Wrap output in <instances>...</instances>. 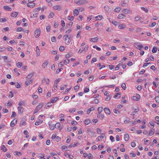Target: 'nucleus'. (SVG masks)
Masks as SVG:
<instances>
[{
    "label": "nucleus",
    "instance_id": "f257e3e1",
    "mask_svg": "<svg viewBox=\"0 0 159 159\" xmlns=\"http://www.w3.org/2000/svg\"><path fill=\"white\" fill-rule=\"evenodd\" d=\"M63 39L65 41L66 43L67 44H68L71 41L70 37H69L67 34L63 36Z\"/></svg>",
    "mask_w": 159,
    "mask_h": 159
},
{
    "label": "nucleus",
    "instance_id": "f03ea898",
    "mask_svg": "<svg viewBox=\"0 0 159 159\" xmlns=\"http://www.w3.org/2000/svg\"><path fill=\"white\" fill-rule=\"evenodd\" d=\"M40 29H37L34 32V35L36 38L38 37L40 34Z\"/></svg>",
    "mask_w": 159,
    "mask_h": 159
},
{
    "label": "nucleus",
    "instance_id": "7ed1b4c3",
    "mask_svg": "<svg viewBox=\"0 0 159 159\" xmlns=\"http://www.w3.org/2000/svg\"><path fill=\"white\" fill-rule=\"evenodd\" d=\"M138 43H134V46L137 48L139 50H141V48H143V46L142 45H138Z\"/></svg>",
    "mask_w": 159,
    "mask_h": 159
},
{
    "label": "nucleus",
    "instance_id": "20e7f679",
    "mask_svg": "<svg viewBox=\"0 0 159 159\" xmlns=\"http://www.w3.org/2000/svg\"><path fill=\"white\" fill-rule=\"evenodd\" d=\"M17 120L16 119L13 120L11 122L10 124V126L11 127H13L14 126L16 123Z\"/></svg>",
    "mask_w": 159,
    "mask_h": 159
},
{
    "label": "nucleus",
    "instance_id": "39448f33",
    "mask_svg": "<svg viewBox=\"0 0 159 159\" xmlns=\"http://www.w3.org/2000/svg\"><path fill=\"white\" fill-rule=\"evenodd\" d=\"M104 111L106 114L108 115H110L111 114V111L109 108L105 107L104 108Z\"/></svg>",
    "mask_w": 159,
    "mask_h": 159
},
{
    "label": "nucleus",
    "instance_id": "423d86ee",
    "mask_svg": "<svg viewBox=\"0 0 159 159\" xmlns=\"http://www.w3.org/2000/svg\"><path fill=\"white\" fill-rule=\"evenodd\" d=\"M35 3L32 2H30L29 3L27 4V6L30 8H33L35 6Z\"/></svg>",
    "mask_w": 159,
    "mask_h": 159
},
{
    "label": "nucleus",
    "instance_id": "0eeeda50",
    "mask_svg": "<svg viewBox=\"0 0 159 159\" xmlns=\"http://www.w3.org/2000/svg\"><path fill=\"white\" fill-rule=\"evenodd\" d=\"M97 116L98 117L100 118L101 120H102L104 117V115L101 113H97Z\"/></svg>",
    "mask_w": 159,
    "mask_h": 159
},
{
    "label": "nucleus",
    "instance_id": "6e6552de",
    "mask_svg": "<svg viewBox=\"0 0 159 159\" xmlns=\"http://www.w3.org/2000/svg\"><path fill=\"white\" fill-rule=\"evenodd\" d=\"M98 40V38L97 37H96L94 38H90L89 40L90 41L93 42H96Z\"/></svg>",
    "mask_w": 159,
    "mask_h": 159
},
{
    "label": "nucleus",
    "instance_id": "1a4fd4ad",
    "mask_svg": "<svg viewBox=\"0 0 159 159\" xmlns=\"http://www.w3.org/2000/svg\"><path fill=\"white\" fill-rule=\"evenodd\" d=\"M33 81V80L32 79L30 80L29 81L27 80L25 83V84L26 86H28L30 84H31Z\"/></svg>",
    "mask_w": 159,
    "mask_h": 159
},
{
    "label": "nucleus",
    "instance_id": "9d476101",
    "mask_svg": "<svg viewBox=\"0 0 159 159\" xmlns=\"http://www.w3.org/2000/svg\"><path fill=\"white\" fill-rule=\"evenodd\" d=\"M58 99V98L57 97H54L51 100L50 102L52 103H55Z\"/></svg>",
    "mask_w": 159,
    "mask_h": 159
},
{
    "label": "nucleus",
    "instance_id": "9b49d317",
    "mask_svg": "<svg viewBox=\"0 0 159 159\" xmlns=\"http://www.w3.org/2000/svg\"><path fill=\"white\" fill-rule=\"evenodd\" d=\"M53 9L55 10H60L61 9V7L60 5H57L53 7Z\"/></svg>",
    "mask_w": 159,
    "mask_h": 159
},
{
    "label": "nucleus",
    "instance_id": "f8f14e48",
    "mask_svg": "<svg viewBox=\"0 0 159 159\" xmlns=\"http://www.w3.org/2000/svg\"><path fill=\"white\" fill-rule=\"evenodd\" d=\"M79 13V11L77 9H75L73 11V15L74 16H77Z\"/></svg>",
    "mask_w": 159,
    "mask_h": 159
},
{
    "label": "nucleus",
    "instance_id": "ddd939ff",
    "mask_svg": "<svg viewBox=\"0 0 159 159\" xmlns=\"http://www.w3.org/2000/svg\"><path fill=\"white\" fill-rule=\"evenodd\" d=\"M48 64V61H45L43 64L42 67L43 68H45Z\"/></svg>",
    "mask_w": 159,
    "mask_h": 159
},
{
    "label": "nucleus",
    "instance_id": "4468645a",
    "mask_svg": "<svg viewBox=\"0 0 159 159\" xmlns=\"http://www.w3.org/2000/svg\"><path fill=\"white\" fill-rule=\"evenodd\" d=\"M18 110L19 112L20 113H22L23 112L24 109L21 107H18Z\"/></svg>",
    "mask_w": 159,
    "mask_h": 159
},
{
    "label": "nucleus",
    "instance_id": "2eb2a0df",
    "mask_svg": "<svg viewBox=\"0 0 159 159\" xmlns=\"http://www.w3.org/2000/svg\"><path fill=\"white\" fill-rule=\"evenodd\" d=\"M3 58L4 60L7 63H10L11 61H9L8 59V57L6 56L3 57Z\"/></svg>",
    "mask_w": 159,
    "mask_h": 159
},
{
    "label": "nucleus",
    "instance_id": "dca6fc26",
    "mask_svg": "<svg viewBox=\"0 0 159 159\" xmlns=\"http://www.w3.org/2000/svg\"><path fill=\"white\" fill-rule=\"evenodd\" d=\"M18 12H16L12 13L11 14V16L12 17H16L18 15Z\"/></svg>",
    "mask_w": 159,
    "mask_h": 159
},
{
    "label": "nucleus",
    "instance_id": "f3484780",
    "mask_svg": "<svg viewBox=\"0 0 159 159\" xmlns=\"http://www.w3.org/2000/svg\"><path fill=\"white\" fill-rule=\"evenodd\" d=\"M87 3H88V2L86 1V0H80V5H82Z\"/></svg>",
    "mask_w": 159,
    "mask_h": 159
},
{
    "label": "nucleus",
    "instance_id": "a211bd4d",
    "mask_svg": "<svg viewBox=\"0 0 159 159\" xmlns=\"http://www.w3.org/2000/svg\"><path fill=\"white\" fill-rule=\"evenodd\" d=\"M34 74L33 73L29 74L26 77V79L27 80H28L30 79L33 76Z\"/></svg>",
    "mask_w": 159,
    "mask_h": 159
},
{
    "label": "nucleus",
    "instance_id": "6ab92c4d",
    "mask_svg": "<svg viewBox=\"0 0 159 159\" xmlns=\"http://www.w3.org/2000/svg\"><path fill=\"white\" fill-rule=\"evenodd\" d=\"M94 110V108L93 107H92L87 110V113L88 114H89L91 111H92Z\"/></svg>",
    "mask_w": 159,
    "mask_h": 159
},
{
    "label": "nucleus",
    "instance_id": "aec40b11",
    "mask_svg": "<svg viewBox=\"0 0 159 159\" xmlns=\"http://www.w3.org/2000/svg\"><path fill=\"white\" fill-rule=\"evenodd\" d=\"M155 130L154 129H152L150 130L149 134L150 135H152L154 134Z\"/></svg>",
    "mask_w": 159,
    "mask_h": 159
},
{
    "label": "nucleus",
    "instance_id": "412c9836",
    "mask_svg": "<svg viewBox=\"0 0 159 159\" xmlns=\"http://www.w3.org/2000/svg\"><path fill=\"white\" fill-rule=\"evenodd\" d=\"M105 10L107 12L111 11V9L107 6H105L104 7Z\"/></svg>",
    "mask_w": 159,
    "mask_h": 159
},
{
    "label": "nucleus",
    "instance_id": "4be33fe9",
    "mask_svg": "<svg viewBox=\"0 0 159 159\" xmlns=\"http://www.w3.org/2000/svg\"><path fill=\"white\" fill-rule=\"evenodd\" d=\"M4 9L7 11H11L12 10L11 8L7 6H4Z\"/></svg>",
    "mask_w": 159,
    "mask_h": 159
},
{
    "label": "nucleus",
    "instance_id": "5701e85b",
    "mask_svg": "<svg viewBox=\"0 0 159 159\" xmlns=\"http://www.w3.org/2000/svg\"><path fill=\"white\" fill-rule=\"evenodd\" d=\"M124 16H125V15L123 14H120L118 15L117 18L119 19H121L123 18Z\"/></svg>",
    "mask_w": 159,
    "mask_h": 159
},
{
    "label": "nucleus",
    "instance_id": "b1692460",
    "mask_svg": "<svg viewBox=\"0 0 159 159\" xmlns=\"http://www.w3.org/2000/svg\"><path fill=\"white\" fill-rule=\"evenodd\" d=\"M103 16L101 15H99L95 17V18L96 19V20H98L101 19L102 18H103Z\"/></svg>",
    "mask_w": 159,
    "mask_h": 159
},
{
    "label": "nucleus",
    "instance_id": "393cba45",
    "mask_svg": "<svg viewBox=\"0 0 159 159\" xmlns=\"http://www.w3.org/2000/svg\"><path fill=\"white\" fill-rule=\"evenodd\" d=\"M1 150H2L4 152H6L7 151V149L6 148L4 145H2L1 148Z\"/></svg>",
    "mask_w": 159,
    "mask_h": 159
},
{
    "label": "nucleus",
    "instance_id": "a878e982",
    "mask_svg": "<svg viewBox=\"0 0 159 159\" xmlns=\"http://www.w3.org/2000/svg\"><path fill=\"white\" fill-rule=\"evenodd\" d=\"M129 138V135L128 134H125L124 135V139L125 140V141H127L128 140Z\"/></svg>",
    "mask_w": 159,
    "mask_h": 159
},
{
    "label": "nucleus",
    "instance_id": "bb28decb",
    "mask_svg": "<svg viewBox=\"0 0 159 159\" xmlns=\"http://www.w3.org/2000/svg\"><path fill=\"white\" fill-rule=\"evenodd\" d=\"M49 127L50 129L52 130H53L54 129L55 126L54 125H51L50 123H49L48 124Z\"/></svg>",
    "mask_w": 159,
    "mask_h": 159
},
{
    "label": "nucleus",
    "instance_id": "cd10ccee",
    "mask_svg": "<svg viewBox=\"0 0 159 159\" xmlns=\"http://www.w3.org/2000/svg\"><path fill=\"white\" fill-rule=\"evenodd\" d=\"M126 27V25L123 24H122L121 25H120L119 26V28L121 29H123L125 28Z\"/></svg>",
    "mask_w": 159,
    "mask_h": 159
},
{
    "label": "nucleus",
    "instance_id": "c85d7f7f",
    "mask_svg": "<svg viewBox=\"0 0 159 159\" xmlns=\"http://www.w3.org/2000/svg\"><path fill=\"white\" fill-rule=\"evenodd\" d=\"M103 111V108L101 107H99L98 108V113H101Z\"/></svg>",
    "mask_w": 159,
    "mask_h": 159
},
{
    "label": "nucleus",
    "instance_id": "c756f323",
    "mask_svg": "<svg viewBox=\"0 0 159 159\" xmlns=\"http://www.w3.org/2000/svg\"><path fill=\"white\" fill-rule=\"evenodd\" d=\"M36 52H37V55L39 56L40 54V51L39 47L37 46L36 47Z\"/></svg>",
    "mask_w": 159,
    "mask_h": 159
},
{
    "label": "nucleus",
    "instance_id": "7c9ffc66",
    "mask_svg": "<svg viewBox=\"0 0 159 159\" xmlns=\"http://www.w3.org/2000/svg\"><path fill=\"white\" fill-rule=\"evenodd\" d=\"M43 103H40L39 105L37 106L36 107L39 109V110H40L43 107Z\"/></svg>",
    "mask_w": 159,
    "mask_h": 159
},
{
    "label": "nucleus",
    "instance_id": "2f4dec72",
    "mask_svg": "<svg viewBox=\"0 0 159 159\" xmlns=\"http://www.w3.org/2000/svg\"><path fill=\"white\" fill-rule=\"evenodd\" d=\"M121 8L120 7H117L114 9V11L116 12H119Z\"/></svg>",
    "mask_w": 159,
    "mask_h": 159
},
{
    "label": "nucleus",
    "instance_id": "473e14b6",
    "mask_svg": "<svg viewBox=\"0 0 159 159\" xmlns=\"http://www.w3.org/2000/svg\"><path fill=\"white\" fill-rule=\"evenodd\" d=\"M104 138V136L101 135L100 136H98L97 138V139L98 140V141H100V140H101L102 139H103Z\"/></svg>",
    "mask_w": 159,
    "mask_h": 159
},
{
    "label": "nucleus",
    "instance_id": "72a5a7b5",
    "mask_svg": "<svg viewBox=\"0 0 159 159\" xmlns=\"http://www.w3.org/2000/svg\"><path fill=\"white\" fill-rule=\"evenodd\" d=\"M50 154L55 159H58L56 157H55V156H57V154L56 153H52V152H51L50 153Z\"/></svg>",
    "mask_w": 159,
    "mask_h": 159
},
{
    "label": "nucleus",
    "instance_id": "f704fd0d",
    "mask_svg": "<svg viewBox=\"0 0 159 159\" xmlns=\"http://www.w3.org/2000/svg\"><path fill=\"white\" fill-rule=\"evenodd\" d=\"M22 65V63L21 62H18L16 64V66L18 68L20 67Z\"/></svg>",
    "mask_w": 159,
    "mask_h": 159
},
{
    "label": "nucleus",
    "instance_id": "c9c22d12",
    "mask_svg": "<svg viewBox=\"0 0 159 159\" xmlns=\"http://www.w3.org/2000/svg\"><path fill=\"white\" fill-rule=\"evenodd\" d=\"M121 87L124 90H125L126 89V85L125 83L122 84H121Z\"/></svg>",
    "mask_w": 159,
    "mask_h": 159
},
{
    "label": "nucleus",
    "instance_id": "e433bc0d",
    "mask_svg": "<svg viewBox=\"0 0 159 159\" xmlns=\"http://www.w3.org/2000/svg\"><path fill=\"white\" fill-rule=\"evenodd\" d=\"M90 120H86L84 121V123L86 125H88L90 123Z\"/></svg>",
    "mask_w": 159,
    "mask_h": 159
},
{
    "label": "nucleus",
    "instance_id": "4c0bfd02",
    "mask_svg": "<svg viewBox=\"0 0 159 159\" xmlns=\"http://www.w3.org/2000/svg\"><path fill=\"white\" fill-rule=\"evenodd\" d=\"M89 87H86L84 89V92L85 93H86L89 92Z\"/></svg>",
    "mask_w": 159,
    "mask_h": 159
},
{
    "label": "nucleus",
    "instance_id": "58836bf2",
    "mask_svg": "<svg viewBox=\"0 0 159 159\" xmlns=\"http://www.w3.org/2000/svg\"><path fill=\"white\" fill-rule=\"evenodd\" d=\"M54 16V14L53 12H51L49 14V16H48V18H52Z\"/></svg>",
    "mask_w": 159,
    "mask_h": 159
},
{
    "label": "nucleus",
    "instance_id": "ea45409f",
    "mask_svg": "<svg viewBox=\"0 0 159 159\" xmlns=\"http://www.w3.org/2000/svg\"><path fill=\"white\" fill-rule=\"evenodd\" d=\"M93 103L97 104L99 102V100L97 99H94L93 101Z\"/></svg>",
    "mask_w": 159,
    "mask_h": 159
},
{
    "label": "nucleus",
    "instance_id": "a19ab883",
    "mask_svg": "<svg viewBox=\"0 0 159 159\" xmlns=\"http://www.w3.org/2000/svg\"><path fill=\"white\" fill-rule=\"evenodd\" d=\"M71 124L73 125H75L77 124V122L75 120H73L71 122Z\"/></svg>",
    "mask_w": 159,
    "mask_h": 159
},
{
    "label": "nucleus",
    "instance_id": "79ce46f5",
    "mask_svg": "<svg viewBox=\"0 0 159 159\" xmlns=\"http://www.w3.org/2000/svg\"><path fill=\"white\" fill-rule=\"evenodd\" d=\"M70 62V60L68 59H67L66 60H65L64 61V63L65 64H67L69 63Z\"/></svg>",
    "mask_w": 159,
    "mask_h": 159
},
{
    "label": "nucleus",
    "instance_id": "37998d69",
    "mask_svg": "<svg viewBox=\"0 0 159 159\" xmlns=\"http://www.w3.org/2000/svg\"><path fill=\"white\" fill-rule=\"evenodd\" d=\"M157 51V49L156 47H154L153 48V49L152 50V52L154 53H156Z\"/></svg>",
    "mask_w": 159,
    "mask_h": 159
},
{
    "label": "nucleus",
    "instance_id": "c03bdc74",
    "mask_svg": "<svg viewBox=\"0 0 159 159\" xmlns=\"http://www.w3.org/2000/svg\"><path fill=\"white\" fill-rule=\"evenodd\" d=\"M141 9L143 11H144L146 13H148V10L147 9H145L144 7H141Z\"/></svg>",
    "mask_w": 159,
    "mask_h": 159
},
{
    "label": "nucleus",
    "instance_id": "a18cd8bd",
    "mask_svg": "<svg viewBox=\"0 0 159 159\" xmlns=\"http://www.w3.org/2000/svg\"><path fill=\"white\" fill-rule=\"evenodd\" d=\"M107 96V97L105 98V100L107 101H109L110 99L111 96L110 95H108Z\"/></svg>",
    "mask_w": 159,
    "mask_h": 159
},
{
    "label": "nucleus",
    "instance_id": "49530a36",
    "mask_svg": "<svg viewBox=\"0 0 159 159\" xmlns=\"http://www.w3.org/2000/svg\"><path fill=\"white\" fill-rule=\"evenodd\" d=\"M14 154L15 155H17L19 156L21 155V153L20 152H14Z\"/></svg>",
    "mask_w": 159,
    "mask_h": 159
},
{
    "label": "nucleus",
    "instance_id": "de8ad7c7",
    "mask_svg": "<svg viewBox=\"0 0 159 159\" xmlns=\"http://www.w3.org/2000/svg\"><path fill=\"white\" fill-rule=\"evenodd\" d=\"M59 49L60 51L62 52L64 50V46H60L59 48Z\"/></svg>",
    "mask_w": 159,
    "mask_h": 159
},
{
    "label": "nucleus",
    "instance_id": "09e8293b",
    "mask_svg": "<svg viewBox=\"0 0 159 159\" xmlns=\"http://www.w3.org/2000/svg\"><path fill=\"white\" fill-rule=\"evenodd\" d=\"M67 17V19L70 20H72L74 19L73 16H68Z\"/></svg>",
    "mask_w": 159,
    "mask_h": 159
},
{
    "label": "nucleus",
    "instance_id": "8fccbe9b",
    "mask_svg": "<svg viewBox=\"0 0 159 159\" xmlns=\"http://www.w3.org/2000/svg\"><path fill=\"white\" fill-rule=\"evenodd\" d=\"M22 30V28L21 27H18L16 30V31L17 32H20Z\"/></svg>",
    "mask_w": 159,
    "mask_h": 159
},
{
    "label": "nucleus",
    "instance_id": "3c124183",
    "mask_svg": "<svg viewBox=\"0 0 159 159\" xmlns=\"http://www.w3.org/2000/svg\"><path fill=\"white\" fill-rule=\"evenodd\" d=\"M16 114L14 111H13L12 112V114L11 116V117L12 118H15L16 116Z\"/></svg>",
    "mask_w": 159,
    "mask_h": 159
},
{
    "label": "nucleus",
    "instance_id": "603ef678",
    "mask_svg": "<svg viewBox=\"0 0 159 159\" xmlns=\"http://www.w3.org/2000/svg\"><path fill=\"white\" fill-rule=\"evenodd\" d=\"M89 48V46L88 45H86L85 48H84L83 51H84L85 52H86L88 48Z\"/></svg>",
    "mask_w": 159,
    "mask_h": 159
},
{
    "label": "nucleus",
    "instance_id": "864d4df0",
    "mask_svg": "<svg viewBox=\"0 0 159 159\" xmlns=\"http://www.w3.org/2000/svg\"><path fill=\"white\" fill-rule=\"evenodd\" d=\"M93 48H96L97 50L98 51H100L101 50V49L99 47H98L97 46H93Z\"/></svg>",
    "mask_w": 159,
    "mask_h": 159
},
{
    "label": "nucleus",
    "instance_id": "5fc2aeb1",
    "mask_svg": "<svg viewBox=\"0 0 159 159\" xmlns=\"http://www.w3.org/2000/svg\"><path fill=\"white\" fill-rule=\"evenodd\" d=\"M55 126L56 128H59L60 126V124L59 123H57L55 125Z\"/></svg>",
    "mask_w": 159,
    "mask_h": 159
},
{
    "label": "nucleus",
    "instance_id": "6e6d98bb",
    "mask_svg": "<svg viewBox=\"0 0 159 159\" xmlns=\"http://www.w3.org/2000/svg\"><path fill=\"white\" fill-rule=\"evenodd\" d=\"M122 12L125 14H127L128 13V10L125 9H124Z\"/></svg>",
    "mask_w": 159,
    "mask_h": 159
},
{
    "label": "nucleus",
    "instance_id": "4d7b16f0",
    "mask_svg": "<svg viewBox=\"0 0 159 159\" xmlns=\"http://www.w3.org/2000/svg\"><path fill=\"white\" fill-rule=\"evenodd\" d=\"M156 24V22H153L151 23V24H150L149 26L150 27H152L154 26Z\"/></svg>",
    "mask_w": 159,
    "mask_h": 159
},
{
    "label": "nucleus",
    "instance_id": "13d9d810",
    "mask_svg": "<svg viewBox=\"0 0 159 159\" xmlns=\"http://www.w3.org/2000/svg\"><path fill=\"white\" fill-rule=\"evenodd\" d=\"M46 29L47 31L48 32H49L50 30V29H51L50 26H47L46 27Z\"/></svg>",
    "mask_w": 159,
    "mask_h": 159
},
{
    "label": "nucleus",
    "instance_id": "bf43d9fd",
    "mask_svg": "<svg viewBox=\"0 0 159 159\" xmlns=\"http://www.w3.org/2000/svg\"><path fill=\"white\" fill-rule=\"evenodd\" d=\"M13 95L12 92L11 91H10L9 94V96L10 98H12L13 97Z\"/></svg>",
    "mask_w": 159,
    "mask_h": 159
},
{
    "label": "nucleus",
    "instance_id": "052dcab7",
    "mask_svg": "<svg viewBox=\"0 0 159 159\" xmlns=\"http://www.w3.org/2000/svg\"><path fill=\"white\" fill-rule=\"evenodd\" d=\"M57 85H56V86L54 85L53 87V90H54L55 91H56L57 90Z\"/></svg>",
    "mask_w": 159,
    "mask_h": 159
},
{
    "label": "nucleus",
    "instance_id": "680f3d73",
    "mask_svg": "<svg viewBox=\"0 0 159 159\" xmlns=\"http://www.w3.org/2000/svg\"><path fill=\"white\" fill-rule=\"evenodd\" d=\"M155 100L157 103H159V97L157 96L155 98Z\"/></svg>",
    "mask_w": 159,
    "mask_h": 159
},
{
    "label": "nucleus",
    "instance_id": "e2e57ef3",
    "mask_svg": "<svg viewBox=\"0 0 159 159\" xmlns=\"http://www.w3.org/2000/svg\"><path fill=\"white\" fill-rule=\"evenodd\" d=\"M6 21V20L5 18H1L0 19V22H5Z\"/></svg>",
    "mask_w": 159,
    "mask_h": 159
},
{
    "label": "nucleus",
    "instance_id": "0e129e2a",
    "mask_svg": "<svg viewBox=\"0 0 159 159\" xmlns=\"http://www.w3.org/2000/svg\"><path fill=\"white\" fill-rule=\"evenodd\" d=\"M113 111L115 113L117 114H119L120 113V111L116 109H114L113 110Z\"/></svg>",
    "mask_w": 159,
    "mask_h": 159
},
{
    "label": "nucleus",
    "instance_id": "69168bd1",
    "mask_svg": "<svg viewBox=\"0 0 159 159\" xmlns=\"http://www.w3.org/2000/svg\"><path fill=\"white\" fill-rule=\"evenodd\" d=\"M40 9H41L40 7L37 8L34 10V12H36L37 11H39L40 10Z\"/></svg>",
    "mask_w": 159,
    "mask_h": 159
},
{
    "label": "nucleus",
    "instance_id": "338daca9",
    "mask_svg": "<svg viewBox=\"0 0 159 159\" xmlns=\"http://www.w3.org/2000/svg\"><path fill=\"white\" fill-rule=\"evenodd\" d=\"M126 1H123V2L121 3V6L123 7H124L126 4Z\"/></svg>",
    "mask_w": 159,
    "mask_h": 159
},
{
    "label": "nucleus",
    "instance_id": "774afa93",
    "mask_svg": "<svg viewBox=\"0 0 159 159\" xmlns=\"http://www.w3.org/2000/svg\"><path fill=\"white\" fill-rule=\"evenodd\" d=\"M97 61V59L96 58H93L92 59L91 61V63L92 64L94 62H95Z\"/></svg>",
    "mask_w": 159,
    "mask_h": 159
}]
</instances>
